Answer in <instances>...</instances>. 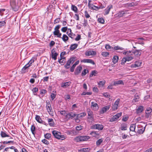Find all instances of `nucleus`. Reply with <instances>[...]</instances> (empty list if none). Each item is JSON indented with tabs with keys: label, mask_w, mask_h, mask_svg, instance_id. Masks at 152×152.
<instances>
[{
	"label": "nucleus",
	"mask_w": 152,
	"mask_h": 152,
	"mask_svg": "<svg viewBox=\"0 0 152 152\" xmlns=\"http://www.w3.org/2000/svg\"><path fill=\"white\" fill-rule=\"evenodd\" d=\"M90 138V137L88 136H80L75 138V140L76 142H83L87 141Z\"/></svg>",
	"instance_id": "nucleus-1"
},
{
	"label": "nucleus",
	"mask_w": 152,
	"mask_h": 152,
	"mask_svg": "<svg viewBox=\"0 0 152 152\" xmlns=\"http://www.w3.org/2000/svg\"><path fill=\"white\" fill-rule=\"evenodd\" d=\"M52 134L55 138L58 140H64L65 139V136L61 135V133L56 130L52 131Z\"/></svg>",
	"instance_id": "nucleus-2"
},
{
	"label": "nucleus",
	"mask_w": 152,
	"mask_h": 152,
	"mask_svg": "<svg viewBox=\"0 0 152 152\" xmlns=\"http://www.w3.org/2000/svg\"><path fill=\"white\" fill-rule=\"evenodd\" d=\"M10 4L12 10L15 12L18 11L19 7L18 5L15 0H12L10 2Z\"/></svg>",
	"instance_id": "nucleus-3"
},
{
	"label": "nucleus",
	"mask_w": 152,
	"mask_h": 152,
	"mask_svg": "<svg viewBox=\"0 0 152 152\" xmlns=\"http://www.w3.org/2000/svg\"><path fill=\"white\" fill-rule=\"evenodd\" d=\"M75 57H71L67 61L66 64L64 65V67L66 69H68L70 68V66L71 64H72L75 61Z\"/></svg>",
	"instance_id": "nucleus-4"
},
{
	"label": "nucleus",
	"mask_w": 152,
	"mask_h": 152,
	"mask_svg": "<svg viewBox=\"0 0 152 152\" xmlns=\"http://www.w3.org/2000/svg\"><path fill=\"white\" fill-rule=\"evenodd\" d=\"M104 128L103 125L99 124H95L91 126V128L94 129H98L99 130H102Z\"/></svg>",
	"instance_id": "nucleus-5"
},
{
	"label": "nucleus",
	"mask_w": 152,
	"mask_h": 152,
	"mask_svg": "<svg viewBox=\"0 0 152 152\" xmlns=\"http://www.w3.org/2000/svg\"><path fill=\"white\" fill-rule=\"evenodd\" d=\"M122 113H120L116 114L115 115H113V117L110 119V122H114L116 121L121 115Z\"/></svg>",
	"instance_id": "nucleus-6"
},
{
	"label": "nucleus",
	"mask_w": 152,
	"mask_h": 152,
	"mask_svg": "<svg viewBox=\"0 0 152 152\" xmlns=\"http://www.w3.org/2000/svg\"><path fill=\"white\" fill-rule=\"evenodd\" d=\"M87 111L88 116V118L92 121L94 120V114L93 112L89 108L87 109Z\"/></svg>",
	"instance_id": "nucleus-7"
},
{
	"label": "nucleus",
	"mask_w": 152,
	"mask_h": 152,
	"mask_svg": "<svg viewBox=\"0 0 152 152\" xmlns=\"http://www.w3.org/2000/svg\"><path fill=\"white\" fill-rule=\"evenodd\" d=\"M120 101V99H117L115 101L114 104L113 105L112 109L113 110L115 111L116 110L118 107V105L119 104Z\"/></svg>",
	"instance_id": "nucleus-8"
},
{
	"label": "nucleus",
	"mask_w": 152,
	"mask_h": 152,
	"mask_svg": "<svg viewBox=\"0 0 152 152\" xmlns=\"http://www.w3.org/2000/svg\"><path fill=\"white\" fill-rule=\"evenodd\" d=\"M110 107V105H109L103 107L99 111L100 114H104L109 109Z\"/></svg>",
	"instance_id": "nucleus-9"
},
{
	"label": "nucleus",
	"mask_w": 152,
	"mask_h": 152,
	"mask_svg": "<svg viewBox=\"0 0 152 152\" xmlns=\"http://www.w3.org/2000/svg\"><path fill=\"white\" fill-rule=\"evenodd\" d=\"M82 68L81 66H79L76 68L74 72V74L75 75H78L81 72Z\"/></svg>",
	"instance_id": "nucleus-10"
},
{
	"label": "nucleus",
	"mask_w": 152,
	"mask_h": 152,
	"mask_svg": "<svg viewBox=\"0 0 152 152\" xmlns=\"http://www.w3.org/2000/svg\"><path fill=\"white\" fill-rule=\"evenodd\" d=\"M91 108L94 110H97L99 109L98 104L94 102H91Z\"/></svg>",
	"instance_id": "nucleus-11"
},
{
	"label": "nucleus",
	"mask_w": 152,
	"mask_h": 152,
	"mask_svg": "<svg viewBox=\"0 0 152 152\" xmlns=\"http://www.w3.org/2000/svg\"><path fill=\"white\" fill-rule=\"evenodd\" d=\"M0 135L2 137H7L8 138V140L12 139L11 137L5 131H1Z\"/></svg>",
	"instance_id": "nucleus-12"
},
{
	"label": "nucleus",
	"mask_w": 152,
	"mask_h": 152,
	"mask_svg": "<svg viewBox=\"0 0 152 152\" xmlns=\"http://www.w3.org/2000/svg\"><path fill=\"white\" fill-rule=\"evenodd\" d=\"M76 114L73 113H68L66 115V117L68 119H72L76 116Z\"/></svg>",
	"instance_id": "nucleus-13"
},
{
	"label": "nucleus",
	"mask_w": 152,
	"mask_h": 152,
	"mask_svg": "<svg viewBox=\"0 0 152 152\" xmlns=\"http://www.w3.org/2000/svg\"><path fill=\"white\" fill-rule=\"evenodd\" d=\"M141 51V50H137L136 49L133 50V55L134 54L135 56L139 57L141 54V52H140Z\"/></svg>",
	"instance_id": "nucleus-14"
},
{
	"label": "nucleus",
	"mask_w": 152,
	"mask_h": 152,
	"mask_svg": "<svg viewBox=\"0 0 152 152\" xmlns=\"http://www.w3.org/2000/svg\"><path fill=\"white\" fill-rule=\"evenodd\" d=\"M96 51L94 50H89L86 51L85 53V55L87 56H94L96 54Z\"/></svg>",
	"instance_id": "nucleus-15"
},
{
	"label": "nucleus",
	"mask_w": 152,
	"mask_h": 152,
	"mask_svg": "<svg viewBox=\"0 0 152 152\" xmlns=\"http://www.w3.org/2000/svg\"><path fill=\"white\" fill-rule=\"evenodd\" d=\"M80 62H81L90 63L93 65L95 64L94 61L91 59H84L81 60Z\"/></svg>",
	"instance_id": "nucleus-16"
},
{
	"label": "nucleus",
	"mask_w": 152,
	"mask_h": 152,
	"mask_svg": "<svg viewBox=\"0 0 152 152\" xmlns=\"http://www.w3.org/2000/svg\"><path fill=\"white\" fill-rule=\"evenodd\" d=\"M151 109L150 108H148L146 110L145 112V116L147 118H148L150 116L151 113L152 112Z\"/></svg>",
	"instance_id": "nucleus-17"
},
{
	"label": "nucleus",
	"mask_w": 152,
	"mask_h": 152,
	"mask_svg": "<svg viewBox=\"0 0 152 152\" xmlns=\"http://www.w3.org/2000/svg\"><path fill=\"white\" fill-rule=\"evenodd\" d=\"M71 84V82L70 81L62 83L61 85V87L63 88H66L68 86H70Z\"/></svg>",
	"instance_id": "nucleus-18"
},
{
	"label": "nucleus",
	"mask_w": 152,
	"mask_h": 152,
	"mask_svg": "<svg viewBox=\"0 0 152 152\" xmlns=\"http://www.w3.org/2000/svg\"><path fill=\"white\" fill-rule=\"evenodd\" d=\"M113 8L112 5H109L104 10L105 13L104 14V15H107L109 13L110 11V9Z\"/></svg>",
	"instance_id": "nucleus-19"
},
{
	"label": "nucleus",
	"mask_w": 152,
	"mask_h": 152,
	"mask_svg": "<svg viewBox=\"0 0 152 152\" xmlns=\"http://www.w3.org/2000/svg\"><path fill=\"white\" fill-rule=\"evenodd\" d=\"M138 3L137 2H132L131 3H128L126 4V6L129 7H132L137 6L138 5Z\"/></svg>",
	"instance_id": "nucleus-20"
},
{
	"label": "nucleus",
	"mask_w": 152,
	"mask_h": 152,
	"mask_svg": "<svg viewBox=\"0 0 152 152\" xmlns=\"http://www.w3.org/2000/svg\"><path fill=\"white\" fill-rule=\"evenodd\" d=\"M143 110V106H139L137 109H136V112L137 114H139L142 113Z\"/></svg>",
	"instance_id": "nucleus-21"
},
{
	"label": "nucleus",
	"mask_w": 152,
	"mask_h": 152,
	"mask_svg": "<svg viewBox=\"0 0 152 152\" xmlns=\"http://www.w3.org/2000/svg\"><path fill=\"white\" fill-rule=\"evenodd\" d=\"M28 64H26L22 69L21 72L22 73H26V70L30 66V65H28Z\"/></svg>",
	"instance_id": "nucleus-22"
},
{
	"label": "nucleus",
	"mask_w": 152,
	"mask_h": 152,
	"mask_svg": "<svg viewBox=\"0 0 152 152\" xmlns=\"http://www.w3.org/2000/svg\"><path fill=\"white\" fill-rule=\"evenodd\" d=\"M127 10L124 11H122L121 12H120L118 14V16L119 17H123L124 15L127 13Z\"/></svg>",
	"instance_id": "nucleus-23"
},
{
	"label": "nucleus",
	"mask_w": 152,
	"mask_h": 152,
	"mask_svg": "<svg viewBox=\"0 0 152 152\" xmlns=\"http://www.w3.org/2000/svg\"><path fill=\"white\" fill-rule=\"evenodd\" d=\"M47 110L48 112L49 113L50 115H51L53 116V110L51 106H48L47 107Z\"/></svg>",
	"instance_id": "nucleus-24"
},
{
	"label": "nucleus",
	"mask_w": 152,
	"mask_h": 152,
	"mask_svg": "<svg viewBox=\"0 0 152 152\" xmlns=\"http://www.w3.org/2000/svg\"><path fill=\"white\" fill-rule=\"evenodd\" d=\"M123 85L124 84V83L123 81L122 80H118L116 81H115L114 82L113 85L115 86H116L117 85Z\"/></svg>",
	"instance_id": "nucleus-25"
},
{
	"label": "nucleus",
	"mask_w": 152,
	"mask_h": 152,
	"mask_svg": "<svg viewBox=\"0 0 152 152\" xmlns=\"http://www.w3.org/2000/svg\"><path fill=\"white\" fill-rule=\"evenodd\" d=\"M53 34L55 36H56L57 37L61 38V34L60 33V31H55Z\"/></svg>",
	"instance_id": "nucleus-26"
},
{
	"label": "nucleus",
	"mask_w": 152,
	"mask_h": 152,
	"mask_svg": "<svg viewBox=\"0 0 152 152\" xmlns=\"http://www.w3.org/2000/svg\"><path fill=\"white\" fill-rule=\"evenodd\" d=\"M78 46V44L76 43L71 45L70 47V50L71 51H72L76 49Z\"/></svg>",
	"instance_id": "nucleus-27"
},
{
	"label": "nucleus",
	"mask_w": 152,
	"mask_h": 152,
	"mask_svg": "<svg viewBox=\"0 0 152 152\" xmlns=\"http://www.w3.org/2000/svg\"><path fill=\"white\" fill-rule=\"evenodd\" d=\"M88 7L91 10H99V8L98 7L96 6L93 4H91Z\"/></svg>",
	"instance_id": "nucleus-28"
},
{
	"label": "nucleus",
	"mask_w": 152,
	"mask_h": 152,
	"mask_svg": "<svg viewBox=\"0 0 152 152\" xmlns=\"http://www.w3.org/2000/svg\"><path fill=\"white\" fill-rule=\"evenodd\" d=\"M48 121L50 126H54V123L52 118H48Z\"/></svg>",
	"instance_id": "nucleus-29"
},
{
	"label": "nucleus",
	"mask_w": 152,
	"mask_h": 152,
	"mask_svg": "<svg viewBox=\"0 0 152 152\" xmlns=\"http://www.w3.org/2000/svg\"><path fill=\"white\" fill-rule=\"evenodd\" d=\"M36 128L35 126L34 125H33L31 126V130L32 133V134L34 135H35L36 132H35Z\"/></svg>",
	"instance_id": "nucleus-30"
},
{
	"label": "nucleus",
	"mask_w": 152,
	"mask_h": 152,
	"mask_svg": "<svg viewBox=\"0 0 152 152\" xmlns=\"http://www.w3.org/2000/svg\"><path fill=\"white\" fill-rule=\"evenodd\" d=\"M136 126V125L135 124H131L130 127V131L132 132L135 131Z\"/></svg>",
	"instance_id": "nucleus-31"
},
{
	"label": "nucleus",
	"mask_w": 152,
	"mask_h": 152,
	"mask_svg": "<svg viewBox=\"0 0 152 152\" xmlns=\"http://www.w3.org/2000/svg\"><path fill=\"white\" fill-rule=\"evenodd\" d=\"M118 57L116 56H115L112 59L113 62L115 64L118 62Z\"/></svg>",
	"instance_id": "nucleus-32"
},
{
	"label": "nucleus",
	"mask_w": 152,
	"mask_h": 152,
	"mask_svg": "<svg viewBox=\"0 0 152 152\" xmlns=\"http://www.w3.org/2000/svg\"><path fill=\"white\" fill-rule=\"evenodd\" d=\"M65 42H66L69 39L68 36L66 34H63V37L61 38Z\"/></svg>",
	"instance_id": "nucleus-33"
},
{
	"label": "nucleus",
	"mask_w": 152,
	"mask_h": 152,
	"mask_svg": "<svg viewBox=\"0 0 152 152\" xmlns=\"http://www.w3.org/2000/svg\"><path fill=\"white\" fill-rule=\"evenodd\" d=\"M52 54V58L54 60H56L57 59V57L58 55V53H51Z\"/></svg>",
	"instance_id": "nucleus-34"
},
{
	"label": "nucleus",
	"mask_w": 152,
	"mask_h": 152,
	"mask_svg": "<svg viewBox=\"0 0 152 152\" xmlns=\"http://www.w3.org/2000/svg\"><path fill=\"white\" fill-rule=\"evenodd\" d=\"M71 9L75 12L76 13L77 12V8L76 6L73 5H72Z\"/></svg>",
	"instance_id": "nucleus-35"
},
{
	"label": "nucleus",
	"mask_w": 152,
	"mask_h": 152,
	"mask_svg": "<svg viewBox=\"0 0 152 152\" xmlns=\"http://www.w3.org/2000/svg\"><path fill=\"white\" fill-rule=\"evenodd\" d=\"M105 83V81L104 80L100 81L98 83V84L99 87H102Z\"/></svg>",
	"instance_id": "nucleus-36"
},
{
	"label": "nucleus",
	"mask_w": 152,
	"mask_h": 152,
	"mask_svg": "<svg viewBox=\"0 0 152 152\" xmlns=\"http://www.w3.org/2000/svg\"><path fill=\"white\" fill-rule=\"evenodd\" d=\"M32 91L33 92L34 95H37L36 93L38 91V88H37L35 87L32 90Z\"/></svg>",
	"instance_id": "nucleus-37"
},
{
	"label": "nucleus",
	"mask_w": 152,
	"mask_h": 152,
	"mask_svg": "<svg viewBox=\"0 0 152 152\" xmlns=\"http://www.w3.org/2000/svg\"><path fill=\"white\" fill-rule=\"evenodd\" d=\"M139 98V96L137 94H135L134 98L133 99V101L134 102H137L138 101V99Z\"/></svg>",
	"instance_id": "nucleus-38"
},
{
	"label": "nucleus",
	"mask_w": 152,
	"mask_h": 152,
	"mask_svg": "<svg viewBox=\"0 0 152 152\" xmlns=\"http://www.w3.org/2000/svg\"><path fill=\"white\" fill-rule=\"evenodd\" d=\"M35 119L38 122L40 123L41 122V121H42L40 116L37 115H36V116Z\"/></svg>",
	"instance_id": "nucleus-39"
},
{
	"label": "nucleus",
	"mask_w": 152,
	"mask_h": 152,
	"mask_svg": "<svg viewBox=\"0 0 152 152\" xmlns=\"http://www.w3.org/2000/svg\"><path fill=\"white\" fill-rule=\"evenodd\" d=\"M97 21L98 22L104 24V20L103 18H98Z\"/></svg>",
	"instance_id": "nucleus-40"
},
{
	"label": "nucleus",
	"mask_w": 152,
	"mask_h": 152,
	"mask_svg": "<svg viewBox=\"0 0 152 152\" xmlns=\"http://www.w3.org/2000/svg\"><path fill=\"white\" fill-rule=\"evenodd\" d=\"M89 71L88 70H86V69H84L82 71L81 75L82 76H85L87 73H88Z\"/></svg>",
	"instance_id": "nucleus-41"
},
{
	"label": "nucleus",
	"mask_w": 152,
	"mask_h": 152,
	"mask_svg": "<svg viewBox=\"0 0 152 152\" xmlns=\"http://www.w3.org/2000/svg\"><path fill=\"white\" fill-rule=\"evenodd\" d=\"M90 150V148H84L80 149V151L83 152H88Z\"/></svg>",
	"instance_id": "nucleus-42"
},
{
	"label": "nucleus",
	"mask_w": 152,
	"mask_h": 152,
	"mask_svg": "<svg viewBox=\"0 0 152 152\" xmlns=\"http://www.w3.org/2000/svg\"><path fill=\"white\" fill-rule=\"evenodd\" d=\"M113 49L115 50H123L124 49V48H123L121 47L118 45L115 46L114 47Z\"/></svg>",
	"instance_id": "nucleus-43"
},
{
	"label": "nucleus",
	"mask_w": 152,
	"mask_h": 152,
	"mask_svg": "<svg viewBox=\"0 0 152 152\" xmlns=\"http://www.w3.org/2000/svg\"><path fill=\"white\" fill-rule=\"evenodd\" d=\"M35 58L33 57L29 61V62L27 64H28V65H30V66L31 65L32 63L34 62Z\"/></svg>",
	"instance_id": "nucleus-44"
},
{
	"label": "nucleus",
	"mask_w": 152,
	"mask_h": 152,
	"mask_svg": "<svg viewBox=\"0 0 152 152\" xmlns=\"http://www.w3.org/2000/svg\"><path fill=\"white\" fill-rule=\"evenodd\" d=\"M78 115V117H79V118H81L82 117H84L86 115V114L85 113H83L79 114Z\"/></svg>",
	"instance_id": "nucleus-45"
},
{
	"label": "nucleus",
	"mask_w": 152,
	"mask_h": 152,
	"mask_svg": "<svg viewBox=\"0 0 152 152\" xmlns=\"http://www.w3.org/2000/svg\"><path fill=\"white\" fill-rule=\"evenodd\" d=\"M127 61H129L131 60L133 58V57L131 56H127L126 57H125Z\"/></svg>",
	"instance_id": "nucleus-46"
},
{
	"label": "nucleus",
	"mask_w": 152,
	"mask_h": 152,
	"mask_svg": "<svg viewBox=\"0 0 152 152\" xmlns=\"http://www.w3.org/2000/svg\"><path fill=\"white\" fill-rule=\"evenodd\" d=\"M105 48L107 50H109V49H113V48L112 47H111L108 44H106Z\"/></svg>",
	"instance_id": "nucleus-47"
},
{
	"label": "nucleus",
	"mask_w": 152,
	"mask_h": 152,
	"mask_svg": "<svg viewBox=\"0 0 152 152\" xmlns=\"http://www.w3.org/2000/svg\"><path fill=\"white\" fill-rule=\"evenodd\" d=\"M132 55H133V50L127 51V56H130Z\"/></svg>",
	"instance_id": "nucleus-48"
},
{
	"label": "nucleus",
	"mask_w": 152,
	"mask_h": 152,
	"mask_svg": "<svg viewBox=\"0 0 152 152\" xmlns=\"http://www.w3.org/2000/svg\"><path fill=\"white\" fill-rule=\"evenodd\" d=\"M102 55L104 57H107L109 55V53L106 52H102Z\"/></svg>",
	"instance_id": "nucleus-49"
},
{
	"label": "nucleus",
	"mask_w": 152,
	"mask_h": 152,
	"mask_svg": "<svg viewBox=\"0 0 152 152\" xmlns=\"http://www.w3.org/2000/svg\"><path fill=\"white\" fill-rule=\"evenodd\" d=\"M92 94V93L91 92H86L84 91H83L81 94V95H91Z\"/></svg>",
	"instance_id": "nucleus-50"
},
{
	"label": "nucleus",
	"mask_w": 152,
	"mask_h": 152,
	"mask_svg": "<svg viewBox=\"0 0 152 152\" xmlns=\"http://www.w3.org/2000/svg\"><path fill=\"white\" fill-rule=\"evenodd\" d=\"M82 126L81 125H80L77 126L76 127V129L78 131H80L82 129Z\"/></svg>",
	"instance_id": "nucleus-51"
},
{
	"label": "nucleus",
	"mask_w": 152,
	"mask_h": 152,
	"mask_svg": "<svg viewBox=\"0 0 152 152\" xmlns=\"http://www.w3.org/2000/svg\"><path fill=\"white\" fill-rule=\"evenodd\" d=\"M75 67L76 66L74 64L70 68V71L71 72H73L74 71Z\"/></svg>",
	"instance_id": "nucleus-52"
},
{
	"label": "nucleus",
	"mask_w": 152,
	"mask_h": 152,
	"mask_svg": "<svg viewBox=\"0 0 152 152\" xmlns=\"http://www.w3.org/2000/svg\"><path fill=\"white\" fill-rule=\"evenodd\" d=\"M51 136V134L50 133H47L45 135V137L46 138L48 139Z\"/></svg>",
	"instance_id": "nucleus-53"
},
{
	"label": "nucleus",
	"mask_w": 152,
	"mask_h": 152,
	"mask_svg": "<svg viewBox=\"0 0 152 152\" xmlns=\"http://www.w3.org/2000/svg\"><path fill=\"white\" fill-rule=\"evenodd\" d=\"M85 16L86 18H88L90 17V15H89L88 12L87 11H86L84 12Z\"/></svg>",
	"instance_id": "nucleus-54"
},
{
	"label": "nucleus",
	"mask_w": 152,
	"mask_h": 152,
	"mask_svg": "<svg viewBox=\"0 0 152 152\" xmlns=\"http://www.w3.org/2000/svg\"><path fill=\"white\" fill-rule=\"evenodd\" d=\"M60 21L61 20L60 18H57L54 20V24H56V23H59Z\"/></svg>",
	"instance_id": "nucleus-55"
},
{
	"label": "nucleus",
	"mask_w": 152,
	"mask_h": 152,
	"mask_svg": "<svg viewBox=\"0 0 152 152\" xmlns=\"http://www.w3.org/2000/svg\"><path fill=\"white\" fill-rule=\"evenodd\" d=\"M47 92V91L45 89H42L40 91V94H44L46 93Z\"/></svg>",
	"instance_id": "nucleus-56"
},
{
	"label": "nucleus",
	"mask_w": 152,
	"mask_h": 152,
	"mask_svg": "<svg viewBox=\"0 0 152 152\" xmlns=\"http://www.w3.org/2000/svg\"><path fill=\"white\" fill-rule=\"evenodd\" d=\"M126 59L124 57L121 60V65H123L126 62Z\"/></svg>",
	"instance_id": "nucleus-57"
},
{
	"label": "nucleus",
	"mask_w": 152,
	"mask_h": 152,
	"mask_svg": "<svg viewBox=\"0 0 152 152\" xmlns=\"http://www.w3.org/2000/svg\"><path fill=\"white\" fill-rule=\"evenodd\" d=\"M145 129V128L143 130L142 129H139L137 132L139 133L140 134H142Z\"/></svg>",
	"instance_id": "nucleus-58"
},
{
	"label": "nucleus",
	"mask_w": 152,
	"mask_h": 152,
	"mask_svg": "<svg viewBox=\"0 0 152 152\" xmlns=\"http://www.w3.org/2000/svg\"><path fill=\"white\" fill-rule=\"evenodd\" d=\"M6 23L4 21H0V27L4 26L5 25Z\"/></svg>",
	"instance_id": "nucleus-59"
},
{
	"label": "nucleus",
	"mask_w": 152,
	"mask_h": 152,
	"mask_svg": "<svg viewBox=\"0 0 152 152\" xmlns=\"http://www.w3.org/2000/svg\"><path fill=\"white\" fill-rule=\"evenodd\" d=\"M67 29H68V28L67 27H63L61 28V30L63 32H65L66 31Z\"/></svg>",
	"instance_id": "nucleus-60"
},
{
	"label": "nucleus",
	"mask_w": 152,
	"mask_h": 152,
	"mask_svg": "<svg viewBox=\"0 0 152 152\" xmlns=\"http://www.w3.org/2000/svg\"><path fill=\"white\" fill-rule=\"evenodd\" d=\"M81 36L80 34H78L77 37L75 39V40L76 41H78L80 39Z\"/></svg>",
	"instance_id": "nucleus-61"
},
{
	"label": "nucleus",
	"mask_w": 152,
	"mask_h": 152,
	"mask_svg": "<svg viewBox=\"0 0 152 152\" xmlns=\"http://www.w3.org/2000/svg\"><path fill=\"white\" fill-rule=\"evenodd\" d=\"M61 27V25H57L55 28V31H59V29Z\"/></svg>",
	"instance_id": "nucleus-62"
},
{
	"label": "nucleus",
	"mask_w": 152,
	"mask_h": 152,
	"mask_svg": "<svg viewBox=\"0 0 152 152\" xmlns=\"http://www.w3.org/2000/svg\"><path fill=\"white\" fill-rule=\"evenodd\" d=\"M103 96L106 97H108L110 96V95L107 92H106L105 93H104L103 94Z\"/></svg>",
	"instance_id": "nucleus-63"
},
{
	"label": "nucleus",
	"mask_w": 152,
	"mask_h": 152,
	"mask_svg": "<svg viewBox=\"0 0 152 152\" xmlns=\"http://www.w3.org/2000/svg\"><path fill=\"white\" fill-rule=\"evenodd\" d=\"M55 42L53 41H51L49 44V46L50 47H52L54 46L55 44Z\"/></svg>",
	"instance_id": "nucleus-64"
}]
</instances>
